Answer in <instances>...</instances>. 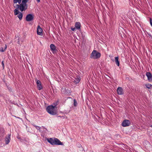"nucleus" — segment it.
I'll return each mask as SVG.
<instances>
[{
  "label": "nucleus",
  "instance_id": "4be33fe9",
  "mask_svg": "<svg viewBox=\"0 0 152 152\" xmlns=\"http://www.w3.org/2000/svg\"><path fill=\"white\" fill-rule=\"evenodd\" d=\"M28 1V0H22L21 3L27 4L26 3Z\"/></svg>",
  "mask_w": 152,
  "mask_h": 152
},
{
  "label": "nucleus",
  "instance_id": "f257e3e1",
  "mask_svg": "<svg viewBox=\"0 0 152 152\" xmlns=\"http://www.w3.org/2000/svg\"><path fill=\"white\" fill-rule=\"evenodd\" d=\"M48 112L51 115H55L57 113V107L56 106L50 105L46 108Z\"/></svg>",
  "mask_w": 152,
  "mask_h": 152
},
{
  "label": "nucleus",
  "instance_id": "bb28decb",
  "mask_svg": "<svg viewBox=\"0 0 152 152\" xmlns=\"http://www.w3.org/2000/svg\"><path fill=\"white\" fill-rule=\"evenodd\" d=\"M37 34H38V26H37Z\"/></svg>",
  "mask_w": 152,
  "mask_h": 152
},
{
  "label": "nucleus",
  "instance_id": "f3484780",
  "mask_svg": "<svg viewBox=\"0 0 152 152\" xmlns=\"http://www.w3.org/2000/svg\"><path fill=\"white\" fill-rule=\"evenodd\" d=\"M16 39H17L16 40V41H17V43L19 45H20V37L19 36H17V37H15Z\"/></svg>",
  "mask_w": 152,
  "mask_h": 152
},
{
  "label": "nucleus",
  "instance_id": "c756f323",
  "mask_svg": "<svg viewBox=\"0 0 152 152\" xmlns=\"http://www.w3.org/2000/svg\"><path fill=\"white\" fill-rule=\"evenodd\" d=\"M40 0H39V2H40Z\"/></svg>",
  "mask_w": 152,
  "mask_h": 152
},
{
  "label": "nucleus",
  "instance_id": "20e7f679",
  "mask_svg": "<svg viewBox=\"0 0 152 152\" xmlns=\"http://www.w3.org/2000/svg\"><path fill=\"white\" fill-rule=\"evenodd\" d=\"M101 54L96 50H94L92 52L90 58L94 59L99 58L101 56Z\"/></svg>",
  "mask_w": 152,
  "mask_h": 152
},
{
  "label": "nucleus",
  "instance_id": "1a4fd4ad",
  "mask_svg": "<svg viewBox=\"0 0 152 152\" xmlns=\"http://www.w3.org/2000/svg\"><path fill=\"white\" fill-rule=\"evenodd\" d=\"M146 75L148 77V79L149 82H152V75L149 72H147Z\"/></svg>",
  "mask_w": 152,
  "mask_h": 152
},
{
  "label": "nucleus",
  "instance_id": "6e6552de",
  "mask_svg": "<svg viewBox=\"0 0 152 152\" xmlns=\"http://www.w3.org/2000/svg\"><path fill=\"white\" fill-rule=\"evenodd\" d=\"M117 94L119 95H123L124 94V91L122 88L118 87L117 90Z\"/></svg>",
  "mask_w": 152,
  "mask_h": 152
},
{
  "label": "nucleus",
  "instance_id": "dca6fc26",
  "mask_svg": "<svg viewBox=\"0 0 152 152\" xmlns=\"http://www.w3.org/2000/svg\"><path fill=\"white\" fill-rule=\"evenodd\" d=\"M146 88L148 89H151L152 87V85L150 83H147L145 84Z\"/></svg>",
  "mask_w": 152,
  "mask_h": 152
},
{
  "label": "nucleus",
  "instance_id": "9d476101",
  "mask_svg": "<svg viewBox=\"0 0 152 152\" xmlns=\"http://www.w3.org/2000/svg\"><path fill=\"white\" fill-rule=\"evenodd\" d=\"M10 134H9L5 138V141L6 144H8L10 142Z\"/></svg>",
  "mask_w": 152,
  "mask_h": 152
},
{
  "label": "nucleus",
  "instance_id": "c85d7f7f",
  "mask_svg": "<svg viewBox=\"0 0 152 152\" xmlns=\"http://www.w3.org/2000/svg\"><path fill=\"white\" fill-rule=\"evenodd\" d=\"M1 64L2 65V66H4V63H3V61H2L1 63Z\"/></svg>",
  "mask_w": 152,
  "mask_h": 152
},
{
  "label": "nucleus",
  "instance_id": "7c9ffc66",
  "mask_svg": "<svg viewBox=\"0 0 152 152\" xmlns=\"http://www.w3.org/2000/svg\"><path fill=\"white\" fill-rule=\"evenodd\" d=\"M14 117H16L15 116H13Z\"/></svg>",
  "mask_w": 152,
  "mask_h": 152
},
{
  "label": "nucleus",
  "instance_id": "4468645a",
  "mask_svg": "<svg viewBox=\"0 0 152 152\" xmlns=\"http://www.w3.org/2000/svg\"><path fill=\"white\" fill-rule=\"evenodd\" d=\"M115 61L116 65L119 66L120 65L119 62L118 61V57H116L115 58Z\"/></svg>",
  "mask_w": 152,
  "mask_h": 152
},
{
  "label": "nucleus",
  "instance_id": "72a5a7b5",
  "mask_svg": "<svg viewBox=\"0 0 152 152\" xmlns=\"http://www.w3.org/2000/svg\"><path fill=\"white\" fill-rule=\"evenodd\" d=\"M151 127L152 128V125L151 126Z\"/></svg>",
  "mask_w": 152,
  "mask_h": 152
},
{
  "label": "nucleus",
  "instance_id": "423d86ee",
  "mask_svg": "<svg viewBox=\"0 0 152 152\" xmlns=\"http://www.w3.org/2000/svg\"><path fill=\"white\" fill-rule=\"evenodd\" d=\"M130 124V121L127 120H124L122 123V126L123 127L128 126Z\"/></svg>",
  "mask_w": 152,
  "mask_h": 152
},
{
  "label": "nucleus",
  "instance_id": "a878e982",
  "mask_svg": "<svg viewBox=\"0 0 152 152\" xmlns=\"http://www.w3.org/2000/svg\"><path fill=\"white\" fill-rule=\"evenodd\" d=\"M36 83H37V87H38V80H37V79H36Z\"/></svg>",
  "mask_w": 152,
  "mask_h": 152
},
{
  "label": "nucleus",
  "instance_id": "412c9836",
  "mask_svg": "<svg viewBox=\"0 0 152 152\" xmlns=\"http://www.w3.org/2000/svg\"><path fill=\"white\" fill-rule=\"evenodd\" d=\"M74 101V105L75 107H76L77 106L78 103L76 101V99H74L73 100Z\"/></svg>",
  "mask_w": 152,
  "mask_h": 152
},
{
  "label": "nucleus",
  "instance_id": "cd10ccee",
  "mask_svg": "<svg viewBox=\"0 0 152 152\" xmlns=\"http://www.w3.org/2000/svg\"><path fill=\"white\" fill-rule=\"evenodd\" d=\"M8 89L9 90H11V88L10 87H8Z\"/></svg>",
  "mask_w": 152,
  "mask_h": 152
},
{
  "label": "nucleus",
  "instance_id": "2eb2a0df",
  "mask_svg": "<svg viewBox=\"0 0 152 152\" xmlns=\"http://www.w3.org/2000/svg\"><path fill=\"white\" fill-rule=\"evenodd\" d=\"M43 89L42 86L41 84V82L39 80V90H41Z\"/></svg>",
  "mask_w": 152,
  "mask_h": 152
},
{
  "label": "nucleus",
  "instance_id": "ddd939ff",
  "mask_svg": "<svg viewBox=\"0 0 152 152\" xmlns=\"http://www.w3.org/2000/svg\"><path fill=\"white\" fill-rule=\"evenodd\" d=\"M75 26L77 29L79 30L80 29L81 24L79 22H76L75 23Z\"/></svg>",
  "mask_w": 152,
  "mask_h": 152
},
{
  "label": "nucleus",
  "instance_id": "39448f33",
  "mask_svg": "<svg viewBox=\"0 0 152 152\" xmlns=\"http://www.w3.org/2000/svg\"><path fill=\"white\" fill-rule=\"evenodd\" d=\"M14 15H18V17L19 18L20 20H21L22 19L23 17V14L21 12H20L18 9H15L14 10Z\"/></svg>",
  "mask_w": 152,
  "mask_h": 152
},
{
  "label": "nucleus",
  "instance_id": "a211bd4d",
  "mask_svg": "<svg viewBox=\"0 0 152 152\" xmlns=\"http://www.w3.org/2000/svg\"><path fill=\"white\" fill-rule=\"evenodd\" d=\"M22 0H13V3L14 4H16L17 2L19 4H20Z\"/></svg>",
  "mask_w": 152,
  "mask_h": 152
},
{
  "label": "nucleus",
  "instance_id": "6ab92c4d",
  "mask_svg": "<svg viewBox=\"0 0 152 152\" xmlns=\"http://www.w3.org/2000/svg\"><path fill=\"white\" fill-rule=\"evenodd\" d=\"M7 48V45H5V48L4 49L2 47H1L0 48V51L1 52H4L5 49Z\"/></svg>",
  "mask_w": 152,
  "mask_h": 152
},
{
  "label": "nucleus",
  "instance_id": "0eeeda50",
  "mask_svg": "<svg viewBox=\"0 0 152 152\" xmlns=\"http://www.w3.org/2000/svg\"><path fill=\"white\" fill-rule=\"evenodd\" d=\"M33 16L32 14H29L27 15L26 18V20L27 21H32L33 19Z\"/></svg>",
  "mask_w": 152,
  "mask_h": 152
},
{
  "label": "nucleus",
  "instance_id": "5701e85b",
  "mask_svg": "<svg viewBox=\"0 0 152 152\" xmlns=\"http://www.w3.org/2000/svg\"><path fill=\"white\" fill-rule=\"evenodd\" d=\"M28 1V0H22L21 3L27 4L26 3Z\"/></svg>",
  "mask_w": 152,
  "mask_h": 152
},
{
  "label": "nucleus",
  "instance_id": "473e14b6",
  "mask_svg": "<svg viewBox=\"0 0 152 152\" xmlns=\"http://www.w3.org/2000/svg\"><path fill=\"white\" fill-rule=\"evenodd\" d=\"M18 118H19V117H17Z\"/></svg>",
  "mask_w": 152,
  "mask_h": 152
},
{
  "label": "nucleus",
  "instance_id": "f03ea898",
  "mask_svg": "<svg viewBox=\"0 0 152 152\" xmlns=\"http://www.w3.org/2000/svg\"><path fill=\"white\" fill-rule=\"evenodd\" d=\"M47 140L49 143L53 145H63L62 143L56 138H50L47 139Z\"/></svg>",
  "mask_w": 152,
  "mask_h": 152
},
{
  "label": "nucleus",
  "instance_id": "9b49d317",
  "mask_svg": "<svg viewBox=\"0 0 152 152\" xmlns=\"http://www.w3.org/2000/svg\"><path fill=\"white\" fill-rule=\"evenodd\" d=\"M50 47L52 52L53 53L56 52V47L54 44H51L50 45Z\"/></svg>",
  "mask_w": 152,
  "mask_h": 152
},
{
  "label": "nucleus",
  "instance_id": "f8f14e48",
  "mask_svg": "<svg viewBox=\"0 0 152 152\" xmlns=\"http://www.w3.org/2000/svg\"><path fill=\"white\" fill-rule=\"evenodd\" d=\"M39 35L42 36L44 37V32L42 29L39 26Z\"/></svg>",
  "mask_w": 152,
  "mask_h": 152
},
{
  "label": "nucleus",
  "instance_id": "2f4dec72",
  "mask_svg": "<svg viewBox=\"0 0 152 152\" xmlns=\"http://www.w3.org/2000/svg\"><path fill=\"white\" fill-rule=\"evenodd\" d=\"M37 1L38 2V0H37Z\"/></svg>",
  "mask_w": 152,
  "mask_h": 152
},
{
  "label": "nucleus",
  "instance_id": "b1692460",
  "mask_svg": "<svg viewBox=\"0 0 152 152\" xmlns=\"http://www.w3.org/2000/svg\"><path fill=\"white\" fill-rule=\"evenodd\" d=\"M71 29L73 31H75L76 28H73V27H71Z\"/></svg>",
  "mask_w": 152,
  "mask_h": 152
},
{
  "label": "nucleus",
  "instance_id": "aec40b11",
  "mask_svg": "<svg viewBox=\"0 0 152 152\" xmlns=\"http://www.w3.org/2000/svg\"><path fill=\"white\" fill-rule=\"evenodd\" d=\"M40 93L41 94H42V98H43V96H44V97H45V96L44 95V94L45 93V91H44L43 89V90H42L41 91H40Z\"/></svg>",
  "mask_w": 152,
  "mask_h": 152
},
{
  "label": "nucleus",
  "instance_id": "7ed1b4c3",
  "mask_svg": "<svg viewBox=\"0 0 152 152\" xmlns=\"http://www.w3.org/2000/svg\"><path fill=\"white\" fill-rule=\"evenodd\" d=\"M19 4H16V6L14 7L16 8V9L19 10L21 12L25 11L28 7V5L21 3Z\"/></svg>",
  "mask_w": 152,
  "mask_h": 152
},
{
  "label": "nucleus",
  "instance_id": "393cba45",
  "mask_svg": "<svg viewBox=\"0 0 152 152\" xmlns=\"http://www.w3.org/2000/svg\"><path fill=\"white\" fill-rule=\"evenodd\" d=\"M150 23L151 26H152V18H150Z\"/></svg>",
  "mask_w": 152,
  "mask_h": 152
}]
</instances>
